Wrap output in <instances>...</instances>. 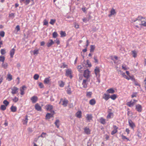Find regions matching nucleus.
<instances>
[{
  "instance_id": "obj_1",
  "label": "nucleus",
  "mask_w": 146,
  "mask_h": 146,
  "mask_svg": "<svg viewBox=\"0 0 146 146\" xmlns=\"http://www.w3.org/2000/svg\"><path fill=\"white\" fill-rule=\"evenodd\" d=\"M72 72L71 69H68L66 70L65 75L67 77H69L71 79L73 77L72 75Z\"/></svg>"
},
{
  "instance_id": "obj_2",
  "label": "nucleus",
  "mask_w": 146,
  "mask_h": 146,
  "mask_svg": "<svg viewBox=\"0 0 146 146\" xmlns=\"http://www.w3.org/2000/svg\"><path fill=\"white\" fill-rule=\"evenodd\" d=\"M90 72L87 69L85 70L83 73V76L87 79H88L90 76Z\"/></svg>"
},
{
  "instance_id": "obj_3",
  "label": "nucleus",
  "mask_w": 146,
  "mask_h": 146,
  "mask_svg": "<svg viewBox=\"0 0 146 146\" xmlns=\"http://www.w3.org/2000/svg\"><path fill=\"white\" fill-rule=\"evenodd\" d=\"M61 102H62V105L64 107H66L67 105L68 101L66 98H64V99L61 98L60 99L59 104H60Z\"/></svg>"
},
{
  "instance_id": "obj_4",
  "label": "nucleus",
  "mask_w": 146,
  "mask_h": 146,
  "mask_svg": "<svg viewBox=\"0 0 146 146\" xmlns=\"http://www.w3.org/2000/svg\"><path fill=\"white\" fill-rule=\"evenodd\" d=\"M137 101L136 100H132L130 102H128L126 104L129 107H132L134 106Z\"/></svg>"
},
{
  "instance_id": "obj_5",
  "label": "nucleus",
  "mask_w": 146,
  "mask_h": 146,
  "mask_svg": "<svg viewBox=\"0 0 146 146\" xmlns=\"http://www.w3.org/2000/svg\"><path fill=\"white\" fill-rule=\"evenodd\" d=\"M100 71L99 67H96L94 70V72L96 77L98 76V77H100Z\"/></svg>"
},
{
  "instance_id": "obj_6",
  "label": "nucleus",
  "mask_w": 146,
  "mask_h": 146,
  "mask_svg": "<svg viewBox=\"0 0 146 146\" xmlns=\"http://www.w3.org/2000/svg\"><path fill=\"white\" fill-rule=\"evenodd\" d=\"M11 93L12 94H15L18 93L19 88L16 87L14 86L13 88H11Z\"/></svg>"
},
{
  "instance_id": "obj_7",
  "label": "nucleus",
  "mask_w": 146,
  "mask_h": 146,
  "mask_svg": "<svg viewBox=\"0 0 146 146\" xmlns=\"http://www.w3.org/2000/svg\"><path fill=\"white\" fill-rule=\"evenodd\" d=\"M50 77L45 78L44 81V83L45 84H50L51 83Z\"/></svg>"
},
{
  "instance_id": "obj_8",
  "label": "nucleus",
  "mask_w": 146,
  "mask_h": 146,
  "mask_svg": "<svg viewBox=\"0 0 146 146\" xmlns=\"http://www.w3.org/2000/svg\"><path fill=\"white\" fill-rule=\"evenodd\" d=\"M135 109L139 112H141L142 110V106L139 104H137L135 106Z\"/></svg>"
},
{
  "instance_id": "obj_9",
  "label": "nucleus",
  "mask_w": 146,
  "mask_h": 146,
  "mask_svg": "<svg viewBox=\"0 0 146 146\" xmlns=\"http://www.w3.org/2000/svg\"><path fill=\"white\" fill-rule=\"evenodd\" d=\"M113 130L111 131V134L112 135H113L117 133V129L118 128V127L115 125H113Z\"/></svg>"
},
{
  "instance_id": "obj_10",
  "label": "nucleus",
  "mask_w": 146,
  "mask_h": 146,
  "mask_svg": "<svg viewBox=\"0 0 146 146\" xmlns=\"http://www.w3.org/2000/svg\"><path fill=\"white\" fill-rule=\"evenodd\" d=\"M54 44V42L52 39H49L46 44V45L48 47H49Z\"/></svg>"
},
{
  "instance_id": "obj_11",
  "label": "nucleus",
  "mask_w": 146,
  "mask_h": 146,
  "mask_svg": "<svg viewBox=\"0 0 146 146\" xmlns=\"http://www.w3.org/2000/svg\"><path fill=\"white\" fill-rule=\"evenodd\" d=\"M88 84L87 79L83 80L82 83L83 87L84 88H86L87 87Z\"/></svg>"
},
{
  "instance_id": "obj_12",
  "label": "nucleus",
  "mask_w": 146,
  "mask_h": 146,
  "mask_svg": "<svg viewBox=\"0 0 146 146\" xmlns=\"http://www.w3.org/2000/svg\"><path fill=\"white\" fill-rule=\"evenodd\" d=\"M38 100V98L35 96H33L31 98V100L33 103H35Z\"/></svg>"
},
{
  "instance_id": "obj_13",
  "label": "nucleus",
  "mask_w": 146,
  "mask_h": 146,
  "mask_svg": "<svg viewBox=\"0 0 146 146\" xmlns=\"http://www.w3.org/2000/svg\"><path fill=\"white\" fill-rule=\"evenodd\" d=\"M26 87L25 86H23L20 88L21 91L20 94L21 95H23L25 94L24 90L26 88Z\"/></svg>"
},
{
  "instance_id": "obj_14",
  "label": "nucleus",
  "mask_w": 146,
  "mask_h": 146,
  "mask_svg": "<svg viewBox=\"0 0 146 146\" xmlns=\"http://www.w3.org/2000/svg\"><path fill=\"white\" fill-rule=\"evenodd\" d=\"M84 133L87 134L89 135L90 134L91 130L90 129L87 127H85L84 128Z\"/></svg>"
},
{
  "instance_id": "obj_15",
  "label": "nucleus",
  "mask_w": 146,
  "mask_h": 146,
  "mask_svg": "<svg viewBox=\"0 0 146 146\" xmlns=\"http://www.w3.org/2000/svg\"><path fill=\"white\" fill-rule=\"evenodd\" d=\"M128 123L129 126L132 128H133L135 127V123L131 119H129Z\"/></svg>"
},
{
  "instance_id": "obj_16",
  "label": "nucleus",
  "mask_w": 146,
  "mask_h": 146,
  "mask_svg": "<svg viewBox=\"0 0 146 146\" xmlns=\"http://www.w3.org/2000/svg\"><path fill=\"white\" fill-rule=\"evenodd\" d=\"M145 18L144 17L141 16H139L137 18H136L135 20H132V22H135L137 20L141 21L142 19H145Z\"/></svg>"
},
{
  "instance_id": "obj_17",
  "label": "nucleus",
  "mask_w": 146,
  "mask_h": 146,
  "mask_svg": "<svg viewBox=\"0 0 146 146\" xmlns=\"http://www.w3.org/2000/svg\"><path fill=\"white\" fill-rule=\"evenodd\" d=\"M58 85L60 87H63L65 85V83L62 80H59L58 82Z\"/></svg>"
},
{
  "instance_id": "obj_18",
  "label": "nucleus",
  "mask_w": 146,
  "mask_h": 146,
  "mask_svg": "<svg viewBox=\"0 0 146 146\" xmlns=\"http://www.w3.org/2000/svg\"><path fill=\"white\" fill-rule=\"evenodd\" d=\"M46 133H45L42 132L40 135L38 136L37 138L35 139V141H36L40 137H42L43 138L45 137Z\"/></svg>"
},
{
  "instance_id": "obj_19",
  "label": "nucleus",
  "mask_w": 146,
  "mask_h": 146,
  "mask_svg": "<svg viewBox=\"0 0 146 146\" xmlns=\"http://www.w3.org/2000/svg\"><path fill=\"white\" fill-rule=\"evenodd\" d=\"M76 116L78 118H81L82 116V112L81 111H78L76 114Z\"/></svg>"
},
{
  "instance_id": "obj_20",
  "label": "nucleus",
  "mask_w": 146,
  "mask_h": 146,
  "mask_svg": "<svg viewBox=\"0 0 146 146\" xmlns=\"http://www.w3.org/2000/svg\"><path fill=\"white\" fill-rule=\"evenodd\" d=\"M46 109L47 110L51 111L53 109V106L51 105H46Z\"/></svg>"
},
{
  "instance_id": "obj_21",
  "label": "nucleus",
  "mask_w": 146,
  "mask_h": 146,
  "mask_svg": "<svg viewBox=\"0 0 146 146\" xmlns=\"http://www.w3.org/2000/svg\"><path fill=\"white\" fill-rule=\"evenodd\" d=\"M35 108L36 110L38 111H41V107L38 103L35 104Z\"/></svg>"
},
{
  "instance_id": "obj_22",
  "label": "nucleus",
  "mask_w": 146,
  "mask_h": 146,
  "mask_svg": "<svg viewBox=\"0 0 146 146\" xmlns=\"http://www.w3.org/2000/svg\"><path fill=\"white\" fill-rule=\"evenodd\" d=\"M120 72H121V74L124 78H125L128 80H129V78L126 75L125 73L123 72L121 70L120 71Z\"/></svg>"
},
{
  "instance_id": "obj_23",
  "label": "nucleus",
  "mask_w": 146,
  "mask_h": 146,
  "mask_svg": "<svg viewBox=\"0 0 146 146\" xmlns=\"http://www.w3.org/2000/svg\"><path fill=\"white\" fill-rule=\"evenodd\" d=\"M110 95L104 94L102 97V98L106 101H107L110 98Z\"/></svg>"
},
{
  "instance_id": "obj_24",
  "label": "nucleus",
  "mask_w": 146,
  "mask_h": 146,
  "mask_svg": "<svg viewBox=\"0 0 146 146\" xmlns=\"http://www.w3.org/2000/svg\"><path fill=\"white\" fill-rule=\"evenodd\" d=\"M15 51V49L14 48H13L10 51V55L11 58H12L13 57Z\"/></svg>"
},
{
  "instance_id": "obj_25",
  "label": "nucleus",
  "mask_w": 146,
  "mask_h": 146,
  "mask_svg": "<svg viewBox=\"0 0 146 146\" xmlns=\"http://www.w3.org/2000/svg\"><path fill=\"white\" fill-rule=\"evenodd\" d=\"M92 115L91 114H87L86 115V118L89 121L92 120Z\"/></svg>"
},
{
  "instance_id": "obj_26",
  "label": "nucleus",
  "mask_w": 146,
  "mask_h": 146,
  "mask_svg": "<svg viewBox=\"0 0 146 146\" xmlns=\"http://www.w3.org/2000/svg\"><path fill=\"white\" fill-rule=\"evenodd\" d=\"M116 14L115 10L113 8L111 9L110 11V14L109 15V17H110L111 15H114Z\"/></svg>"
},
{
  "instance_id": "obj_27",
  "label": "nucleus",
  "mask_w": 146,
  "mask_h": 146,
  "mask_svg": "<svg viewBox=\"0 0 146 146\" xmlns=\"http://www.w3.org/2000/svg\"><path fill=\"white\" fill-rule=\"evenodd\" d=\"M115 92V90L113 88H110L107 90V92L111 94L114 93Z\"/></svg>"
},
{
  "instance_id": "obj_28",
  "label": "nucleus",
  "mask_w": 146,
  "mask_h": 146,
  "mask_svg": "<svg viewBox=\"0 0 146 146\" xmlns=\"http://www.w3.org/2000/svg\"><path fill=\"white\" fill-rule=\"evenodd\" d=\"M100 122L102 124L104 125L106 123V119L102 117H101L100 119Z\"/></svg>"
},
{
  "instance_id": "obj_29",
  "label": "nucleus",
  "mask_w": 146,
  "mask_h": 146,
  "mask_svg": "<svg viewBox=\"0 0 146 146\" xmlns=\"http://www.w3.org/2000/svg\"><path fill=\"white\" fill-rule=\"evenodd\" d=\"M96 101L95 99H93L90 100L89 104L91 105H94L95 104Z\"/></svg>"
},
{
  "instance_id": "obj_30",
  "label": "nucleus",
  "mask_w": 146,
  "mask_h": 146,
  "mask_svg": "<svg viewBox=\"0 0 146 146\" xmlns=\"http://www.w3.org/2000/svg\"><path fill=\"white\" fill-rule=\"evenodd\" d=\"M53 115H51L50 113H48L46 114V119H50L51 117H53Z\"/></svg>"
},
{
  "instance_id": "obj_31",
  "label": "nucleus",
  "mask_w": 146,
  "mask_h": 146,
  "mask_svg": "<svg viewBox=\"0 0 146 146\" xmlns=\"http://www.w3.org/2000/svg\"><path fill=\"white\" fill-rule=\"evenodd\" d=\"M11 110L12 112H15L17 110V108L16 106H12L11 108Z\"/></svg>"
},
{
  "instance_id": "obj_32",
  "label": "nucleus",
  "mask_w": 146,
  "mask_h": 146,
  "mask_svg": "<svg viewBox=\"0 0 146 146\" xmlns=\"http://www.w3.org/2000/svg\"><path fill=\"white\" fill-rule=\"evenodd\" d=\"M92 94L91 92H86V96L87 98H90L92 97Z\"/></svg>"
},
{
  "instance_id": "obj_33",
  "label": "nucleus",
  "mask_w": 146,
  "mask_h": 146,
  "mask_svg": "<svg viewBox=\"0 0 146 146\" xmlns=\"http://www.w3.org/2000/svg\"><path fill=\"white\" fill-rule=\"evenodd\" d=\"M28 116L26 115L25 117V119L23 120V123L24 125H26L28 122Z\"/></svg>"
},
{
  "instance_id": "obj_34",
  "label": "nucleus",
  "mask_w": 146,
  "mask_h": 146,
  "mask_svg": "<svg viewBox=\"0 0 146 146\" xmlns=\"http://www.w3.org/2000/svg\"><path fill=\"white\" fill-rule=\"evenodd\" d=\"M8 66V64L6 62H3L2 63V66L4 69H5L7 68Z\"/></svg>"
},
{
  "instance_id": "obj_35",
  "label": "nucleus",
  "mask_w": 146,
  "mask_h": 146,
  "mask_svg": "<svg viewBox=\"0 0 146 146\" xmlns=\"http://www.w3.org/2000/svg\"><path fill=\"white\" fill-rule=\"evenodd\" d=\"M60 121L58 119H56L54 123L55 125L58 128L60 126Z\"/></svg>"
},
{
  "instance_id": "obj_36",
  "label": "nucleus",
  "mask_w": 146,
  "mask_h": 146,
  "mask_svg": "<svg viewBox=\"0 0 146 146\" xmlns=\"http://www.w3.org/2000/svg\"><path fill=\"white\" fill-rule=\"evenodd\" d=\"M145 21L142 20L141 21V23L139 24V25H141L142 26L146 27V19H145Z\"/></svg>"
},
{
  "instance_id": "obj_37",
  "label": "nucleus",
  "mask_w": 146,
  "mask_h": 146,
  "mask_svg": "<svg viewBox=\"0 0 146 146\" xmlns=\"http://www.w3.org/2000/svg\"><path fill=\"white\" fill-rule=\"evenodd\" d=\"M95 46L94 45H91L90 46V52H93L95 49Z\"/></svg>"
},
{
  "instance_id": "obj_38",
  "label": "nucleus",
  "mask_w": 146,
  "mask_h": 146,
  "mask_svg": "<svg viewBox=\"0 0 146 146\" xmlns=\"http://www.w3.org/2000/svg\"><path fill=\"white\" fill-rule=\"evenodd\" d=\"M117 98V96L116 94H113L111 95L110 97V98L113 100H115Z\"/></svg>"
},
{
  "instance_id": "obj_39",
  "label": "nucleus",
  "mask_w": 146,
  "mask_h": 146,
  "mask_svg": "<svg viewBox=\"0 0 146 146\" xmlns=\"http://www.w3.org/2000/svg\"><path fill=\"white\" fill-rule=\"evenodd\" d=\"M60 34L61 37H65L66 36V34L65 31H60Z\"/></svg>"
},
{
  "instance_id": "obj_40",
  "label": "nucleus",
  "mask_w": 146,
  "mask_h": 146,
  "mask_svg": "<svg viewBox=\"0 0 146 146\" xmlns=\"http://www.w3.org/2000/svg\"><path fill=\"white\" fill-rule=\"evenodd\" d=\"M82 68L83 67L81 65H79L77 66L78 70L80 73H82Z\"/></svg>"
},
{
  "instance_id": "obj_41",
  "label": "nucleus",
  "mask_w": 146,
  "mask_h": 146,
  "mask_svg": "<svg viewBox=\"0 0 146 146\" xmlns=\"http://www.w3.org/2000/svg\"><path fill=\"white\" fill-rule=\"evenodd\" d=\"M3 103L5 106L7 107L9 105V103L6 100H5L3 101Z\"/></svg>"
},
{
  "instance_id": "obj_42",
  "label": "nucleus",
  "mask_w": 146,
  "mask_h": 146,
  "mask_svg": "<svg viewBox=\"0 0 146 146\" xmlns=\"http://www.w3.org/2000/svg\"><path fill=\"white\" fill-rule=\"evenodd\" d=\"M7 107L4 105H1L0 107V110L2 111H4L6 109Z\"/></svg>"
},
{
  "instance_id": "obj_43",
  "label": "nucleus",
  "mask_w": 146,
  "mask_h": 146,
  "mask_svg": "<svg viewBox=\"0 0 146 146\" xmlns=\"http://www.w3.org/2000/svg\"><path fill=\"white\" fill-rule=\"evenodd\" d=\"M113 114L112 113L110 112L108 114L107 116V118L108 119H110L111 118V116H113Z\"/></svg>"
},
{
  "instance_id": "obj_44",
  "label": "nucleus",
  "mask_w": 146,
  "mask_h": 146,
  "mask_svg": "<svg viewBox=\"0 0 146 146\" xmlns=\"http://www.w3.org/2000/svg\"><path fill=\"white\" fill-rule=\"evenodd\" d=\"M132 53L133 56V57L135 58L137 56V52H136L135 50H132Z\"/></svg>"
},
{
  "instance_id": "obj_45",
  "label": "nucleus",
  "mask_w": 146,
  "mask_h": 146,
  "mask_svg": "<svg viewBox=\"0 0 146 146\" xmlns=\"http://www.w3.org/2000/svg\"><path fill=\"white\" fill-rule=\"evenodd\" d=\"M56 21V20L55 19H51L50 20V21L49 22L52 25H54V23Z\"/></svg>"
},
{
  "instance_id": "obj_46",
  "label": "nucleus",
  "mask_w": 146,
  "mask_h": 146,
  "mask_svg": "<svg viewBox=\"0 0 146 146\" xmlns=\"http://www.w3.org/2000/svg\"><path fill=\"white\" fill-rule=\"evenodd\" d=\"M122 69L126 70L129 69V68L127 67L125 64H123L122 66Z\"/></svg>"
},
{
  "instance_id": "obj_47",
  "label": "nucleus",
  "mask_w": 146,
  "mask_h": 146,
  "mask_svg": "<svg viewBox=\"0 0 146 146\" xmlns=\"http://www.w3.org/2000/svg\"><path fill=\"white\" fill-rule=\"evenodd\" d=\"M5 60V57L3 56H0V61L2 62V63L4 62Z\"/></svg>"
},
{
  "instance_id": "obj_48",
  "label": "nucleus",
  "mask_w": 146,
  "mask_h": 146,
  "mask_svg": "<svg viewBox=\"0 0 146 146\" xmlns=\"http://www.w3.org/2000/svg\"><path fill=\"white\" fill-rule=\"evenodd\" d=\"M58 36L57 32H54L52 34V37L54 38H56Z\"/></svg>"
},
{
  "instance_id": "obj_49",
  "label": "nucleus",
  "mask_w": 146,
  "mask_h": 146,
  "mask_svg": "<svg viewBox=\"0 0 146 146\" xmlns=\"http://www.w3.org/2000/svg\"><path fill=\"white\" fill-rule=\"evenodd\" d=\"M7 78L9 79L8 81H10L12 79V76L10 74L7 75Z\"/></svg>"
},
{
  "instance_id": "obj_50",
  "label": "nucleus",
  "mask_w": 146,
  "mask_h": 146,
  "mask_svg": "<svg viewBox=\"0 0 146 146\" xmlns=\"http://www.w3.org/2000/svg\"><path fill=\"white\" fill-rule=\"evenodd\" d=\"M121 137L122 139L123 140H126L127 141L129 140V139L127 138L125 136L123 135H121Z\"/></svg>"
},
{
  "instance_id": "obj_51",
  "label": "nucleus",
  "mask_w": 146,
  "mask_h": 146,
  "mask_svg": "<svg viewBox=\"0 0 146 146\" xmlns=\"http://www.w3.org/2000/svg\"><path fill=\"white\" fill-rule=\"evenodd\" d=\"M15 103L17 102L19 100V98L16 97H15L12 100Z\"/></svg>"
},
{
  "instance_id": "obj_52",
  "label": "nucleus",
  "mask_w": 146,
  "mask_h": 146,
  "mask_svg": "<svg viewBox=\"0 0 146 146\" xmlns=\"http://www.w3.org/2000/svg\"><path fill=\"white\" fill-rule=\"evenodd\" d=\"M39 78V76L38 74H35L33 77L34 79L35 80H37Z\"/></svg>"
},
{
  "instance_id": "obj_53",
  "label": "nucleus",
  "mask_w": 146,
  "mask_h": 146,
  "mask_svg": "<svg viewBox=\"0 0 146 146\" xmlns=\"http://www.w3.org/2000/svg\"><path fill=\"white\" fill-rule=\"evenodd\" d=\"M86 62L87 65H88V67H90L92 66V65L89 61L88 60L86 61Z\"/></svg>"
},
{
  "instance_id": "obj_54",
  "label": "nucleus",
  "mask_w": 146,
  "mask_h": 146,
  "mask_svg": "<svg viewBox=\"0 0 146 146\" xmlns=\"http://www.w3.org/2000/svg\"><path fill=\"white\" fill-rule=\"evenodd\" d=\"M0 51L2 55H3L6 53L5 50L4 49H1Z\"/></svg>"
},
{
  "instance_id": "obj_55",
  "label": "nucleus",
  "mask_w": 146,
  "mask_h": 146,
  "mask_svg": "<svg viewBox=\"0 0 146 146\" xmlns=\"http://www.w3.org/2000/svg\"><path fill=\"white\" fill-rule=\"evenodd\" d=\"M30 2V0H25L24 3L26 5H28Z\"/></svg>"
},
{
  "instance_id": "obj_56",
  "label": "nucleus",
  "mask_w": 146,
  "mask_h": 146,
  "mask_svg": "<svg viewBox=\"0 0 146 146\" xmlns=\"http://www.w3.org/2000/svg\"><path fill=\"white\" fill-rule=\"evenodd\" d=\"M38 86L40 88H43L44 87V86L42 84V83L41 82H39L38 83Z\"/></svg>"
},
{
  "instance_id": "obj_57",
  "label": "nucleus",
  "mask_w": 146,
  "mask_h": 146,
  "mask_svg": "<svg viewBox=\"0 0 146 146\" xmlns=\"http://www.w3.org/2000/svg\"><path fill=\"white\" fill-rule=\"evenodd\" d=\"M5 33L4 31H1L0 32V35L2 37H4L5 36Z\"/></svg>"
},
{
  "instance_id": "obj_58",
  "label": "nucleus",
  "mask_w": 146,
  "mask_h": 146,
  "mask_svg": "<svg viewBox=\"0 0 146 146\" xmlns=\"http://www.w3.org/2000/svg\"><path fill=\"white\" fill-rule=\"evenodd\" d=\"M38 53V50L35 49L33 51V54L34 55L37 54Z\"/></svg>"
},
{
  "instance_id": "obj_59",
  "label": "nucleus",
  "mask_w": 146,
  "mask_h": 146,
  "mask_svg": "<svg viewBox=\"0 0 146 146\" xmlns=\"http://www.w3.org/2000/svg\"><path fill=\"white\" fill-rule=\"evenodd\" d=\"M67 94H70L71 93V89L70 88H67Z\"/></svg>"
},
{
  "instance_id": "obj_60",
  "label": "nucleus",
  "mask_w": 146,
  "mask_h": 146,
  "mask_svg": "<svg viewBox=\"0 0 146 146\" xmlns=\"http://www.w3.org/2000/svg\"><path fill=\"white\" fill-rule=\"evenodd\" d=\"M129 80L131 79V80L133 81H135V78H134V76H129Z\"/></svg>"
},
{
  "instance_id": "obj_61",
  "label": "nucleus",
  "mask_w": 146,
  "mask_h": 146,
  "mask_svg": "<svg viewBox=\"0 0 146 146\" xmlns=\"http://www.w3.org/2000/svg\"><path fill=\"white\" fill-rule=\"evenodd\" d=\"M82 21L84 23H86L87 21H89V20L86 18L84 17L82 19Z\"/></svg>"
},
{
  "instance_id": "obj_62",
  "label": "nucleus",
  "mask_w": 146,
  "mask_h": 146,
  "mask_svg": "<svg viewBox=\"0 0 146 146\" xmlns=\"http://www.w3.org/2000/svg\"><path fill=\"white\" fill-rule=\"evenodd\" d=\"M48 23V22L46 21V20L45 19L43 21V25H47Z\"/></svg>"
},
{
  "instance_id": "obj_63",
  "label": "nucleus",
  "mask_w": 146,
  "mask_h": 146,
  "mask_svg": "<svg viewBox=\"0 0 146 146\" xmlns=\"http://www.w3.org/2000/svg\"><path fill=\"white\" fill-rule=\"evenodd\" d=\"M94 59L95 60V63H97L98 62V59H97V57L96 56H94Z\"/></svg>"
},
{
  "instance_id": "obj_64",
  "label": "nucleus",
  "mask_w": 146,
  "mask_h": 146,
  "mask_svg": "<svg viewBox=\"0 0 146 146\" xmlns=\"http://www.w3.org/2000/svg\"><path fill=\"white\" fill-rule=\"evenodd\" d=\"M144 82L145 87V89L146 90V77H145V80H144Z\"/></svg>"
}]
</instances>
